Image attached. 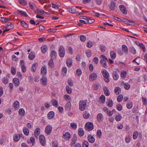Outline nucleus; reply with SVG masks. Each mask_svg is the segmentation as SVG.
Segmentation results:
<instances>
[{
  "label": "nucleus",
  "mask_w": 147,
  "mask_h": 147,
  "mask_svg": "<svg viewBox=\"0 0 147 147\" xmlns=\"http://www.w3.org/2000/svg\"><path fill=\"white\" fill-rule=\"evenodd\" d=\"M71 105L70 101L67 102L65 105V107L67 109L69 110L71 107Z\"/></svg>",
  "instance_id": "4c0bfd02"
},
{
  "label": "nucleus",
  "mask_w": 147,
  "mask_h": 147,
  "mask_svg": "<svg viewBox=\"0 0 147 147\" xmlns=\"http://www.w3.org/2000/svg\"><path fill=\"white\" fill-rule=\"evenodd\" d=\"M85 127L86 129L90 131L93 129L94 125L93 123H92L88 122L86 124Z\"/></svg>",
  "instance_id": "39448f33"
},
{
  "label": "nucleus",
  "mask_w": 147,
  "mask_h": 147,
  "mask_svg": "<svg viewBox=\"0 0 147 147\" xmlns=\"http://www.w3.org/2000/svg\"><path fill=\"white\" fill-rule=\"evenodd\" d=\"M41 83L44 86H46L47 84V79L45 77H42L40 80Z\"/></svg>",
  "instance_id": "f8f14e48"
},
{
  "label": "nucleus",
  "mask_w": 147,
  "mask_h": 147,
  "mask_svg": "<svg viewBox=\"0 0 147 147\" xmlns=\"http://www.w3.org/2000/svg\"><path fill=\"white\" fill-rule=\"evenodd\" d=\"M123 98V96L122 95H119L117 98V100L119 102H120L122 101Z\"/></svg>",
  "instance_id": "052dcab7"
},
{
  "label": "nucleus",
  "mask_w": 147,
  "mask_h": 147,
  "mask_svg": "<svg viewBox=\"0 0 147 147\" xmlns=\"http://www.w3.org/2000/svg\"><path fill=\"white\" fill-rule=\"evenodd\" d=\"M88 146L89 143L88 141H84L82 144L83 147H88Z\"/></svg>",
  "instance_id": "13d9d810"
},
{
  "label": "nucleus",
  "mask_w": 147,
  "mask_h": 147,
  "mask_svg": "<svg viewBox=\"0 0 147 147\" xmlns=\"http://www.w3.org/2000/svg\"><path fill=\"white\" fill-rule=\"evenodd\" d=\"M78 7H71L67 8V11L70 13H79L78 11Z\"/></svg>",
  "instance_id": "20e7f679"
},
{
  "label": "nucleus",
  "mask_w": 147,
  "mask_h": 147,
  "mask_svg": "<svg viewBox=\"0 0 147 147\" xmlns=\"http://www.w3.org/2000/svg\"><path fill=\"white\" fill-rule=\"evenodd\" d=\"M66 63L67 66L69 67H71L72 64V61L71 59L69 58L66 61Z\"/></svg>",
  "instance_id": "a878e982"
},
{
  "label": "nucleus",
  "mask_w": 147,
  "mask_h": 147,
  "mask_svg": "<svg viewBox=\"0 0 147 147\" xmlns=\"http://www.w3.org/2000/svg\"><path fill=\"white\" fill-rule=\"evenodd\" d=\"M51 102L53 106L56 107H58V102L57 100L55 99H53L51 100Z\"/></svg>",
  "instance_id": "c85d7f7f"
},
{
  "label": "nucleus",
  "mask_w": 147,
  "mask_h": 147,
  "mask_svg": "<svg viewBox=\"0 0 147 147\" xmlns=\"http://www.w3.org/2000/svg\"><path fill=\"white\" fill-rule=\"evenodd\" d=\"M78 133L80 136H83L84 134L83 129L81 128H80L78 130Z\"/></svg>",
  "instance_id": "c756f323"
},
{
  "label": "nucleus",
  "mask_w": 147,
  "mask_h": 147,
  "mask_svg": "<svg viewBox=\"0 0 147 147\" xmlns=\"http://www.w3.org/2000/svg\"><path fill=\"white\" fill-rule=\"evenodd\" d=\"M64 98L66 100L70 101L71 100V98L69 95L67 94H65L64 95Z\"/></svg>",
  "instance_id": "3c124183"
},
{
  "label": "nucleus",
  "mask_w": 147,
  "mask_h": 147,
  "mask_svg": "<svg viewBox=\"0 0 147 147\" xmlns=\"http://www.w3.org/2000/svg\"><path fill=\"white\" fill-rule=\"evenodd\" d=\"M51 7H52L53 8L55 9H58L59 8V5L58 4H56L53 3H51L50 5Z\"/></svg>",
  "instance_id": "a19ab883"
},
{
  "label": "nucleus",
  "mask_w": 147,
  "mask_h": 147,
  "mask_svg": "<svg viewBox=\"0 0 147 147\" xmlns=\"http://www.w3.org/2000/svg\"><path fill=\"white\" fill-rule=\"evenodd\" d=\"M127 75V72L125 71H122L121 73V76L123 78H124Z\"/></svg>",
  "instance_id": "864d4df0"
},
{
  "label": "nucleus",
  "mask_w": 147,
  "mask_h": 147,
  "mask_svg": "<svg viewBox=\"0 0 147 147\" xmlns=\"http://www.w3.org/2000/svg\"><path fill=\"white\" fill-rule=\"evenodd\" d=\"M110 56L113 59H114L116 58V54L115 51H112L110 52Z\"/></svg>",
  "instance_id": "e433bc0d"
},
{
  "label": "nucleus",
  "mask_w": 147,
  "mask_h": 147,
  "mask_svg": "<svg viewBox=\"0 0 147 147\" xmlns=\"http://www.w3.org/2000/svg\"><path fill=\"white\" fill-rule=\"evenodd\" d=\"M47 47L46 45H44L41 47V50L43 53H45L47 50Z\"/></svg>",
  "instance_id": "ea45409f"
},
{
  "label": "nucleus",
  "mask_w": 147,
  "mask_h": 147,
  "mask_svg": "<svg viewBox=\"0 0 147 147\" xmlns=\"http://www.w3.org/2000/svg\"><path fill=\"white\" fill-rule=\"evenodd\" d=\"M40 134V130L39 128H36L34 131V135L37 138Z\"/></svg>",
  "instance_id": "b1692460"
},
{
  "label": "nucleus",
  "mask_w": 147,
  "mask_h": 147,
  "mask_svg": "<svg viewBox=\"0 0 147 147\" xmlns=\"http://www.w3.org/2000/svg\"><path fill=\"white\" fill-rule=\"evenodd\" d=\"M23 131L24 134L26 136H28L29 134V130L26 127L23 128Z\"/></svg>",
  "instance_id": "58836bf2"
},
{
  "label": "nucleus",
  "mask_w": 147,
  "mask_h": 147,
  "mask_svg": "<svg viewBox=\"0 0 147 147\" xmlns=\"http://www.w3.org/2000/svg\"><path fill=\"white\" fill-rule=\"evenodd\" d=\"M13 107L15 109H18L20 107V103L18 101H15L13 103Z\"/></svg>",
  "instance_id": "aec40b11"
},
{
  "label": "nucleus",
  "mask_w": 147,
  "mask_h": 147,
  "mask_svg": "<svg viewBox=\"0 0 147 147\" xmlns=\"http://www.w3.org/2000/svg\"><path fill=\"white\" fill-rule=\"evenodd\" d=\"M100 58L101 59L100 62L102 66L105 67H107L106 62V61L107 59V58L105 55H100Z\"/></svg>",
  "instance_id": "7ed1b4c3"
},
{
  "label": "nucleus",
  "mask_w": 147,
  "mask_h": 147,
  "mask_svg": "<svg viewBox=\"0 0 147 147\" xmlns=\"http://www.w3.org/2000/svg\"><path fill=\"white\" fill-rule=\"evenodd\" d=\"M138 132L137 131H135L133 134V138L135 140L137 139L138 136Z\"/></svg>",
  "instance_id": "680f3d73"
},
{
  "label": "nucleus",
  "mask_w": 147,
  "mask_h": 147,
  "mask_svg": "<svg viewBox=\"0 0 147 147\" xmlns=\"http://www.w3.org/2000/svg\"><path fill=\"white\" fill-rule=\"evenodd\" d=\"M70 126L72 128L75 129L77 128V125L75 123H71L70 124Z\"/></svg>",
  "instance_id": "4d7b16f0"
},
{
  "label": "nucleus",
  "mask_w": 147,
  "mask_h": 147,
  "mask_svg": "<svg viewBox=\"0 0 147 147\" xmlns=\"http://www.w3.org/2000/svg\"><path fill=\"white\" fill-rule=\"evenodd\" d=\"M35 54L34 52H31L28 56V58L30 60H32L35 57Z\"/></svg>",
  "instance_id": "7c9ffc66"
},
{
  "label": "nucleus",
  "mask_w": 147,
  "mask_h": 147,
  "mask_svg": "<svg viewBox=\"0 0 147 147\" xmlns=\"http://www.w3.org/2000/svg\"><path fill=\"white\" fill-rule=\"evenodd\" d=\"M52 129L53 127L52 126L49 125L46 126L45 128V132L47 134L49 135L51 132Z\"/></svg>",
  "instance_id": "423d86ee"
},
{
  "label": "nucleus",
  "mask_w": 147,
  "mask_h": 147,
  "mask_svg": "<svg viewBox=\"0 0 147 147\" xmlns=\"http://www.w3.org/2000/svg\"><path fill=\"white\" fill-rule=\"evenodd\" d=\"M122 50L125 53H128V49L126 45H123L122 46Z\"/></svg>",
  "instance_id": "bb28decb"
},
{
  "label": "nucleus",
  "mask_w": 147,
  "mask_h": 147,
  "mask_svg": "<svg viewBox=\"0 0 147 147\" xmlns=\"http://www.w3.org/2000/svg\"><path fill=\"white\" fill-rule=\"evenodd\" d=\"M80 38L82 42H84L86 40V37L84 35H81L80 36Z\"/></svg>",
  "instance_id": "338daca9"
},
{
  "label": "nucleus",
  "mask_w": 147,
  "mask_h": 147,
  "mask_svg": "<svg viewBox=\"0 0 147 147\" xmlns=\"http://www.w3.org/2000/svg\"><path fill=\"white\" fill-rule=\"evenodd\" d=\"M86 53L87 56L88 57H91V51L90 49H88L86 51Z\"/></svg>",
  "instance_id": "6e6d98bb"
},
{
  "label": "nucleus",
  "mask_w": 147,
  "mask_h": 147,
  "mask_svg": "<svg viewBox=\"0 0 147 147\" xmlns=\"http://www.w3.org/2000/svg\"><path fill=\"white\" fill-rule=\"evenodd\" d=\"M88 140L89 142L91 143H94L95 140L94 137L91 135H88Z\"/></svg>",
  "instance_id": "dca6fc26"
},
{
  "label": "nucleus",
  "mask_w": 147,
  "mask_h": 147,
  "mask_svg": "<svg viewBox=\"0 0 147 147\" xmlns=\"http://www.w3.org/2000/svg\"><path fill=\"white\" fill-rule=\"evenodd\" d=\"M131 52L133 54H135L136 53V51L134 48L133 46L130 47L129 48Z\"/></svg>",
  "instance_id": "de8ad7c7"
},
{
  "label": "nucleus",
  "mask_w": 147,
  "mask_h": 147,
  "mask_svg": "<svg viewBox=\"0 0 147 147\" xmlns=\"http://www.w3.org/2000/svg\"><path fill=\"white\" fill-rule=\"evenodd\" d=\"M57 56V53L55 51H52L50 53V56L51 58V59H55Z\"/></svg>",
  "instance_id": "f3484780"
},
{
  "label": "nucleus",
  "mask_w": 147,
  "mask_h": 147,
  "mask_svg": "<svg viewBox=\"0 0 147 147\" xmlns=\"http://www.w3.org/2000/svg\"><path fill=\"white\" fill-rule=\"evenodd\" d=\"M48 65L50 67L52 68L54 67V63L53 59H51L49 60L48 63Z\"/></svg>",
  "instance_id": "79ce46f5"
},
{
  "label": "nucleus",
  "mask_w": 147,
  "mask_h": 147,
  "mask_svg": "<svg viewBox=\"0 0 147 147\" xmlns=\"http://www.w3.org/2000/svg\"><path fill=\"white\" fill-rule=\"evenodd\" d=\"M62 137L66 140H69L70 138V134L68 132H66L64 134H63Z\"/></svg>",
  "instance_id": "ddd939ff"
},
{
  "label": "nucleus",
  "mask_w": 147,
  "mask_h": 147,
  "mask_svg": "<svg viewBox=\"0 0 147 147\" xmlns=\"http://www.w3.org/2000/svg\"><path fill=\"white\" fill-rule=\"evenodd\" d=\"M103 90L105 94L107 96H109L110 94V91L108 88L106 86H105L103 88Z\"/></svg>",
  "instance_id": "4be33fe9"
},
{
  "label": "nucleus",
  "mask_w": 147,
  "mask_h": 147,
  "mask_svg": "<svg viewBox=\"0 0 147 147\" xmlns=\"http://www.w3.org/2000/svg\"><path fill=\"white\" fill-rule=\"evenodd\" d=\"M102 131H101L99 129L98 130L97 132V136L99 138H100L102 136Z\"/></svg>",
  "instance_id": "0e129e2a"
},
{
  "label": "nucleus",
  "mask_w": 147,
  "mask_h": 147,
  "mask_svg": "<svg viewBox=\"0 0 147 147\" xmlns=\"http://www.w3.org/2000/svg\"><path fill=\"white\" fill-rule=\"evenodd\" d=\"M18 14L21 15H24L25 16H28L26 12L22 10H18Z\"/></svg>",
  "instance_id": "c03bdc74"
},
{
  "label": "nucleus",
  "mask_w": 147,
  "mask_h": 147,
  "mask_svg": "<svg viewBox=\"0 0 147 147\" xmlns=\"http://www.w3.org/2000/svg\"><path fill=\"white\" fill-rule=\"evenodd\" d=\"M106 103L107 106L109 107H111L113 105V102L111 99L107 100Z\"/></svg>",
  "instance_id": "412c9836"
},
{
  "label": "nucleus",
  "mask_w": 147,
  "mask_h": 147,
  "mask_svg": "<svg viewBox=\"0 0 147 147\" xmlns=\"http://www.w3.org/2000/svg\"><path fill=\"white\" fill-rule=\"evenodd\" d=\"M87 100H81L79 102V109L82 111H84L86 109L87 105Z\"/></svg>",
  "instance_id": "f257e3e1"
},
{
  "label": "nucleus",
  "mask_w": 147,
  "mask_h": 147,
  "mask_svg": "<svg viewBox=\"0 0 147 147\" xmlns=\"http://www.w3.org/2000/svg\"><path fill=\"white\" fill-rule=\"evenodd\" d=\"M90 116V113L87 112L85 111L84 112L83 114V117L86 119H88Z\"/></svg>",
  "instance_id": "37998d69"
},
{
  "label": "nucleus",
  "mask_w": 147,
  "mask_h": 147,
  "mask_svg": "<svg viewBox=\"0 0 147 147\" xmlns=\"http://www.w3.org/2000/svg\"><path fill=\"white\" fill-rule=\"evenodd\" d=\"M19 113L20 115L22 117L24 116L25 115V111L23 108H20L19 109Z\"/></svg>",
  "instance_id": "393cba45"
},
{
  "label": "nucleus",
  "mask_w": 147,
  "mask_h": 147,
  "mask_svg": "<svg viewBox=\"0 0 147 147\" xmlns=\"http://www.w3.org/2000/svg\"><path fill=\"white\" fill-rule=\"evenodd\" d=\"M47 116L49 119H52L55 116V113L53 111H51L48 113Z\"/></svg>",
  "instance_id": "6ab92c4d"
},
{
  "label": "nucleus",
  "mask_w": 147,
  "mask_h": 147,
  "mask_svg": "<svg viewBox=\"0 0 147 147\" xmlns=\"http://www.w3.org/2000/svg\"><path fill=\"white\" fill-rule=\"evenodd\" d=\"M127 107L129 109H131L133 107V104L131 102H129L127 104Z\"/></svg>",
  "instance_id": "5fc2aeb1"
},
{
  "label": "nucleus",
  "mask_w": 147,
  "mask_h": 147,
  "mask_svg": "<svg viewBox=\"0 0 147 147\" xmlns=\"http://www.w3.org/2000/svg\"><path fill=\"white\" fill-rule=\"evenodd\" d=\"M113 77L115 80H117L119 78V76L117 72L115 71H114L113 73Z\"/></svg>",
  "instance_id": "cd10ccee"
},
{
  "label": "nucleus",
  "mask_w": 147,
  "mask_h": 147,
  "mask_svg": "<svg viewBox=\"0 0 147 147\" xmlns=\"http://www.w3.org/2000/svg\"><path fill=\"white\" fill-rule=\"evenodd\" d=\"M119 8L122 12L125 14H126L127 11L125 7L123 5H120L119 6Z\"/></svg>",
  "instance_id": "9b49d317"
},
{
  "label": "nucleus",
  "mask_w": 147,
  "mask_h": 147,
  "mask_svg": "<svg viewBox=\"0 0 147 147\" xmlns=\"http://www.w3.org/2000/svg\"><path fill=\"white\" fill-rule=\"evenodd\" d=\"M96 119L98 121L100 122L102 121L104 119L103 115L101 113H98L96 116Z\"/></svg>",
  "instance_id": "9d476101"
},
{
  "label": "nucleus",
  "mask_w": 147,
  "mask_h": 147,
  "mask_svg": "<svg viewBox=\"0 0 147 147\" xmlns=\"http://www.w3.org/2000/svg\"><path fill=\"white\" fill-rule=\"evenodd\" d=\"M18 2L20 4L24 6L26 5L27 4L26 1L24 0H18Z\"/></svg>",
  "instance_id": "8fccbe9b"
},
{
  "label": "nucleus",
  "mask_w": 147,
  "mask_h": 147,
  "mask_svg": "<svg viewBox=\"0 0 147 147\" xmlns=\"http://www.w3.org/2000/svg\"><path fill=\"white\" fill-rule=\"evenodd\" d=\"M45 11L43 10H39L37 9L35 11V13L39 14L42 15L45 12Z\"/></svg>",
  "instance_id": "e2e57ef3"
},
{
  "label": "nucleus",
  "mask_w": 147,
  "mask_h": 147,
  "mask_svg": "<svg viewBox=\"0 0 147 147\" xmlns=\"http://www.w3.org/2000/svg\"><path fill=\"white\" fill-rule=\"evenodd\" d=\"M29 4L31 9L33 10H34L35 9V5L34 3L30 2L29 3Z\"/></svg>",
  "instance_id": "c9c22d12"
},
{
  "label": "nucleus",
  "mask_w": 147,
  "mask_h": 147,
  "mask_svg": "<svg viewBox=\"0 0 147 147\" xmlns=\"http://www.w3.org/2000/svg\"><path fill=\"white\" fill-rule=\"evenodd\" d=\"M121 88L119 87H117L115 88L114 92L115 93L118 94L121 92Z\"/></svg>",
  "instance_id": "09e8293b"
},
{
  "label": "nucleus",
  "mask_w": 147,
  "mask_h": 147,
  "mask_svg": "<svg viewBox=\"0 0 147 147\" xmlns=\"http://www.w3.org/2000/svg\"><path fill=\"white\" fill-rule=\"evenodd\" d=\"M66 90L67 92L69 94H71L72 93V89L68 85L66 87Z\"/></svg>",
  "instance_id": "a18cd8bd"
},
{
  "label": "nucleus",
  "mask_w": 147,
  "mask_h": 147,
  "mask_svg": "<svg viewBox=\"0 0 147 147\" xmlns=\"http://www.w3.org/2000/svg\"><path fill=\"white\" fill-rule=\"evenodd\" d=\"M123 87L125 90H128L130 88V86L128 83H125L124 84Z\"/></svg>",
  "instance_id": "603ef678"
},
{
  "label": "nucleus",
  "mask_w": 147,
  "mask_h": 147,
  "mask_svg": "<svg viewBox=\"0 0 147 147\" xmlns=\"http://www.w3.org/2000/svg\"><path fill=\"white\" fill-rule=\"evenodd\" d=\"M98 62V59L97 57H95L92 60V62L94 64H97Z\"/></svg>",
  "instance_id": "bf43d9fd"
},
{
  "label": "nucleus",
  "mask_w": 147,
  "mask_h": 147,
  "mask_svg": "<svg viewBox=\"0 0 147 147\" xmlns=\"http://www.w3.org/2000/svg\"><path fill=\"white\" fill-rule=\"evenodd\" d=\"M115 3L113 1L112 2L110 6V8L112 10H114L115 9Z\"/></svg>",
  "instance_id": "49530a36"
},
{
  "label": "nucleus",
  "mask_w": 147,
  "mask_h": 147,
  "mask_svg": "<svg viewBox=\"0 0 147 147\" xmlns=\"http://www.w3.org/2000/svg\"><path fill=\"white\" fill-rule=\"evenodd\" d=\"M98 77V75L96 73H92L89 75V80L90 81H93L96 80Z\"/></svg>",
  "instance_id": "0eeeda50"
},
{
  "label": "nucleus",
  "mask_w": 147,
  "mask_h": 147,
  "mask_svg": "<svg viewBox=\"0 0 147 147\" xmlns=\"http://www.w3.org/2000/svg\"><path fill=\"white\" fill-rule=\"evenodd\" d=\"M37 65L38 63H35L32 65L31 68V70L33 72H34L36 71V66Z\"/></svg>",
  "instance_id": "72a5a7b5"
},
{
  "label": "nucleus",
  "mask_w": 147,
  "mask_h": 147,
  "mask_svg": "<svg viewBox=\"0 0 147 147\" xmlns=\"http://www.w3.org/2000/svg\"><path fill=\"white\" fill-rule=\"evenodd\" d=\"M47 73V69L45 66L42 67L41 69V74L43 76H45Z\"/></svg>",
  "instance_id": "2eb2a0df"
},
{
  "label": "nucleus",
  "mask_w": 147,
  "mask_h": 147,
  "mask_svg": "<svg viewBox=\"0 0 147 147\" xmlns=\"http://www.w3.org/2000/svg\"><path fill=\"white\" fill-rule=\"evenodd\" d=\"M13 140L16 142L18 141L20 138V136L19 134H14L13 136Z\"/></svg>",
  "instance_id": "473e14b6"
},
{
  "label": "nucleus",
  "mask_w": 147,
  "mask_h": 147,
  "mask_svg": "<svg viewBox=\"0 0 147 147\" xmlns=\"http://www.w3.org/2000/svg\"><path fill=\"white\" fill-rule=\"evenodd\" d=\"M122 119V116L120 114L118 113L116 115L115 119L117 121H120Z\"/></svg>",
  "instance_id": "2f4dec72"
},
{
  "label": "nucleus",
  "mask_w": 147,
  "mask_h": 147,
  "mask_svg": "<svg viewBox=\"0 0 147 147\" xmlns=\"http://www.w3.org/2000/svg\"><path fill=\"white\" fill-rule=\"evenodd\" d=\"M3 82L4 84H6L8 83V79L7 77H4L3 78Z\"/></svg>",
  "instance_id": "69168bd1"
},
{
  "label": "nucleus",
  "mask_w": 147,
  "mask_h": 147,
  "mask_svg": "<svg viewBox=\"0 0 147 147\" xmlns=\"http://www.w3.org/2000/svg\"><path fill=\"white\" fill-rule=\"evenodd\" d=\"M0 20L3 22H8L9 19L7 17H2L0 18Z\"/></svg>",
  "instance_id": "f704fd0d"
},
{
  "label": "nucleus",
  "mask_w": 147,
  "mask_h": 147,
  "mask_svg": "<svg viewBox=\"0 0 147 147\" xmlns=\"http://www.w3.org/2000/svg\"><path fill=\"white\" fill-rule=\"evenodd\" d=\"M105 101V97L104 95L101 96L100 98L99 102H100V105H102Z\"/></svg>",
  "instance_id": "a211bd4d"
},
{
  "label": "nucleus",
  "mask_w": 147,
  "mask_h": 147,
  "mask_svg": "<svg viewBox=\"0 0 147 147\" xmlns=\"http://www.w3.org/2000/svg\"><path fill=\"white\" fill-rule=\"evenodd\" d=\"M139 45H140L139 47L143 49V51H145L146 49L144 45L142 43H141L140 44H139Z\"/></svg>",
  "instance_id": "774afa93"
},
{
  "label": "nucleus",
  "mask_w": 147,
  "mask_h": 147,
  "mask_svg": "<svg viewBox=\"0 0 147 147\" xmlns=\"http://www.w3.org/2000/svg\"><path fill=\"white\" fill-rule=\"evenodd\" d=\"M101 73L104 77V81L107 82H109V75L107 71L105 69H102L101 70Z\"/></svg>",
  "instance_id": "f03ea898"
},
{
  "label": "nucleus",
  "mask_w": 147,
  "mask_h": 147,
  "mask_svg": "<svg viewBox=\"0 0 147 147\" xmlns=\"http://www.w3.org/2000/svg\"><path fill=\"white\" fill-rule=\"evenodd\" d=\"M65 54V50L64 47L61 46L59 49V54L60 57H63Z\"/></svg>",
  "instance_id": "1a4fd4ad"
},
{
  "label": "nucleus",
  "mask_w": 147,
  "mask_h": 147,
  "mask_svg": "<svg viewBox=\"0 0 147 147\" xmlns=\"http://www.w3.org/2000/svg\"><path fill=\"white\" fill-rule=\"evenodd\" d=\"M13 82L16 87H18L19 85V81L18 79L16 78H14L13 79Z\"/></svg>",
  "instance_id": "5701e85b"
},
{
  "label": "nucleus",
  "mask_w": 147,
  "mask_h": 147,
  "mask_svg": "<svg viewBox=\"0 0 147 147\" xmlns=\"http://www.w3.org/2000/svg\"><path fill=\"white\" fill-rule=\"evenodd\" d=\"M39 139L41 144L43 146H44L46 144V140L45 136L43 135L40 136Z\"/></svg>",
  "instance_id": "6e6552de"
},
{
  "label": "nucleus",
  "mask_w": 147,
  "mask_h": 147,
  "mask_svg": "<svg viewBox=\"0 0 147 147\" xmlns=\"http://www.w3.org/2000/svg\"><path fill=\"white\" fill-rule=\"evenodd\" d=\"M77 139V137L76 135L73 136L71 140L72 141L71 143V146H74L76 142Z\"/></svg>",
  "instance_id": "4468645a"
}]
</instances>
